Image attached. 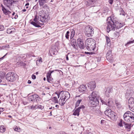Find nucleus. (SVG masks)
<instances>
[{
	"label": "nucleus",
	"instance_id": "f8f14e48",
	"mask_svg": "<svg viewBox=\"0 0 134 134\" xmlns=\"http://www.w3.org/2000/svg\"><path fill=\"white\" fill-rule=\"evenodd\" d=\"M77 42L79 47L81 49H83L85 48L83 41L80 38H79L77 40Z\"/></svg>",
	"mask_w": 134,
	"mask_h": 134
},
{
	"label": "nucleus",
	"instance_id": "6ab92c4d",
	"mask_svg": "<svg viewBox=\"0 0 134 134\" xmlns=\"http://www.w3.org/2000/svg\"><path fill=\"white\" fill-rule=\"evenodd\" d=\"M66 100V99L61 96L59 100V104L61 106L64 105L65 103Z\"/></svg>",
	"mask_w": 134,
	"mask_h": 134
},
{
	"label": "nucleus",
	"instance_id": "6e6d98bb",
	"mask_svg": "<svg viewBox=\"0 0 134 134\" xmlns=\"http://www.w3.org/2000/svg\"><path fill=\"white\" fill-rule=\"evenodd\" d=\"M100 59H101V58L100 57L97 58V62H100Z\"/></svg>",
	"mask_w": 134,
	"mask_h": 134
},
{
	"label": "nucleus",
	"instance_id": "c756f323",
	"mask_svg": "<svg viewBox=\"0 0 134 134\" xmlns=\"http://www.w3.org/2000/svg\"><path fill=\"white\" fill-rule=\"evenodd\" d=\"M94 2V0H88L85 3L87 6H88L90 5L91 4H93Z\"/></svg>",
	"mask_w": 134,
	"mask_h": 134
},
{
	"label": "nucleus",
	"instance_id": "39448f33",
	"mask_svg": "<svg viewBox=\"0 0 134 134\" xmlns=\"http://www.w3.org/2000/svg\"><path fill=\"white\" fill-rule=\"evenodd\" d=\"M93 30V29L91 26L86 27L85 31L86 36L87 37L92 36L94 34Z\"/></svg>",
	"mask_w": 134,
	"mask_h": 134
},
{
	"label": "nucleus",
	"instance_id": "4468645a",
	"mask_svg": "<svg viewBox=\"0 0 134 134\" xmlns=\"http://www.w3.org/2000/svg\"><path fill=\"white\" fill-rule=\"evenodd\" d=\"M14 1L12 0H4V4L8 8H10V7L12 6V4Z\"/></svg>",
	"mask_w": 134,
	"mask_h": 134
},
{
	"label": "nucleus",
	"instance_id": "680f3d73",
	"mask_svg": "<svg viewBox=\"0 0 134 134\" xmlns=\"http://www.w3.org/2000/svg\"><path fill=\"white\" fill-rule=\"evenodd\" d=\"M55 107L57 109L59 107V105H56L55 106Z\"/></svg>",
	"mask_w": 134,
	"mask_h": 134
},
{
	"label": "nucleus",
	"instance_id": "774afa93",
	"mask_svg": "<svg viewBox=\"0 0 134 134\" xmlns=\"http://www.w3.org/2000/svg\"><path fill=\"white\" fill-rule=\"evenodd\" d=\"M26 11V10L25 9H23L22 10V11L23 12H25Z\"/></svg>",
	"mask_w": 134,
	"mask_h": 134
},
{
	"label": "nucleus",
	"instance_id": "9d476101",
	"mask_svg": "<svg viewBox=\"0 0 134 134\" xmlns=\"http://www.w3.org/2000/svg\"><path fill=\"white\" fill-rule=\"evenodd\" d=\"M91 109L92 110L93 113L95 115H102V113L99 109L93 107H91Z\"/></svg>",
	"mask_w": 134,
	"mask_h": 134
},
{
	"label": "nucleus",
	"instance_id": "e2e57ef3",
	"mask_svg": "<svg viewBox=\"0 0 134 134\" xmlns=\"http://www.w3.org/2000/svg\"><path fill=\"white\" fill-rule=\"evenodd\" d=\"M18 15H16L15 16L14 18L15 19H16L18 18Z\"/></svg>",
	"mask_w": 134,
	"mask_h": 134
},
{
	"label": "nucleus",
	"instance_id": "864d4df0",
	"mask_svg": "<svg viewBox=\"0 0 134 134\" xmlns=\"http://www.w3.org/2000/svg\"><path fill=\"white\" fill-rule=\"evenodd\" d=\"M85 53L86 54H88L90 55H92V53H90V52H85Z\"/></svg>",
	"mask_w": 134,
	"mask_h": 134
},
{
	"label": "nucleus",
	"instance_id": "5fc2aeb1",
	"mask_svg": "<svg viewBox=\"0 0 134 134\" xmlns=\"http://www.w3.org/2000/svg\"><path fill=\"white\" fill-rule=\"evenodd\" d=\"M4 109L3 108H0V113L1 112H2L3 111H4Z\"/></svg>",
	"mask_w": 134,
	"mask_h": 134
},
{
	"label": "nucleus",
	"instance_id": "49530a36",
	"mask_svg": "<svg viewBox=\"0 0 134 134\" xmlns=\"http://www.w3.org/2000/svg\"><path fill=\"white\" fill-rule=\"evenodd\" d=\"M4 27L3 25H0V31H2L4 29Z\"/></svg>",
	"mask_w": 134,
	"mask_h": 134
},
{
	"label": "nucleus",
	"instance_id": "72a5a7b5",
	"mask_svg": "<svg viewBox=\"0 0 134 134\" xmlns=\"http://www.w3.org/2000/svg\"><path fill=\"white\" fill-rule=\"evenodd\" d=\"M111 111L110 109H107L104 111V113L105 114L108 116L110 114V113L111 112Z\"/></svg>",
	"mask_w": 134,
	"mask_h": 134
},
{
	"label": "nucleus",
	"instance_id": "cd10ccee",
	"mask_svg": "<svg viewBox=\"0 0 134 134\" xmlns=\"http://www.w3.org/2000/svg\"><path fill=\"white\" fill-rule=\"evenodd\" d=\"M71 45L75 48L76 49L77 47L76 41L75 39H73L71 40Z\"/></svg>",
	"mask_w": 134,
	"mask_h": 134
},
{
	"label": "nucleus",
	"instance_id": "052dcab7",
	"mask_svg": "<svg viewBox=\"0 0 134 134\" xmlns=\"http://www.w3.org/2000/svg\"><path fill=\"white\" fill-rule=\"evenodd\" d=\"M27 83L29 84H30L31 83V81L30 80H29L28 81Z\"/></svg>",
	"mask_w": 134,
	"mask_h": 134
},
{
	"label": "nucleus",
	"instance_id": "dca6fc26",
	"mask_svg": "<svg viewBox=\"0 0 134 134\" xmlns=\"http://www.w3.org/2000/svg\"><path fill=\"white\" fill-rule=\"evenodd\" d=\"M87 86L91 89V90H93L96 87L95 82L94 81H92L89 82Z\"/></svg>",
	"mask_w": 134,
	"mask_h": 134
},
{
	"label": "nucleus",
	"instance_id": "393cba45",
	"mask_svg": "<svg viewBox=\"0 0 134 134\" xmlns=\"http://www.w3.org/2000/svg\"><path fill=\"white\" fill-rule=\"evenodd\" d=\"M50 52L52 53L53 55L56 54L57 52V51L54 46H53L50 50Z\"/></svg>",
	"mask_w": 134,
	"mask_h": 134
},
{
	"label": "nucleus",
	"instance_id": "c03bdc74",
	"mask_svg": "<svg viewBox=\"0 0 134 134\" xmlns=\"http://www.w3.org/2000/svg\"><path fill=\"white\" fill-rule=\"evenodd\" d=\"M109 11V10L108 9H104L103 11V12L104 13H105L106 14H107L108 13V12Z\"/></svg>",
	"mask_w": 134,
	"mask_h": 134
},
{
	"label": "nucleus",
	"instance_id": "ea45409f",
	"mask_svg": "<svg viewBox=\"0 0 134 134\" xmlns=\"http://www.w3.org/2000/svg\"><path fill=\"white\" fill-rule=\"evenodd\" d=\"M106 39L107 43H108V44H109V45L110 44V39L107 37H106Z\"/></svg>",
	"mask_w": 134,
	"mask_h": 134
},
{
	"label": "nucleus",
	"instance_id": "4be33fe9",
	"mask_svg": "<svg viewBox=\"0 0 134 134\" xmlns=\"http://www.w3.org/2000/svg\"><path fill=\"white\" fill-rule=\"evenodd\" d=\"M128 105L129 108L134 105V100L132 97L130 98L128 101Z\"/></svg>",
	"mask_w": 134,
	"mask_h": 134
},
{
	"label": "nucleus",
	"instance_id": "a19ab883",
	"mask_svg": "<svg viewBox=\"0 0 134 134\" xmlns=\"http://www.w3.org/2000/svg\"><path fill=\"white\" fill-rule=\"evenodd\" d=\"M15 131L18 132H20L21 131V129L20 128H18V127L16 126L14 129Z\"/></svg>",
	"mask_w": 134,
	"mask_h": 134
},
{
	"label": "nucleus",
	"instance_id": "bf43d9fd",
	"mask_svg": "<svg viewBox=\"0 0 134 134\" xmlns=\"http://www.w3.org/2000/svg\"><path fill=\"white\" fill-rule=\"evenodd\" d=\"M66 59L67 60H69V58L68 57V54L66 55Z\"/></svg>",
	"mask_w": 134,
	"mask_h": 134
},
{
	"label": "nucleus",
	"instance_id": "79ce46f5",
	"mask_svg": "<svg viewBox=\"0 0 134 134\" xmlns=\"http://www.w3.org/2000/svg\"><path fill=\"white\" fill-rule=\"evenodd\" d=\"M5 75V73H4L2 72L0 75V77L2 79V78H3L4 77Z\"/></svg>",
	"mask_w": 134,
	"mask_h": 134
},
{
	"label": "nucleus",
	"instance_id": "412c9836",
	"mask_svg": "<svg viewBox=\"0 0 134 134\" xmlns=\"http://www.w3.org/2000/svg\"><path fill=\"white\" fill-rule=\"evenodd\" d=\"M38 2L40 6H42L43 8L47 7V5H45L44 6H43V5L45 3L47 2V0H38Z\"/></svg>",
	"mask_w": 134,
	"mask_h": 134
},
{
	"label": "nucleus",
	"instance_id": "9b49d317",
	"mask_svg": "<svg viewBox=\"0 0 134 134\" xmlns=\"http://www.w3.org/2000/svg\"><path fill=\"white\" fill-rule=\"evenodd\" d=\"M111 50H109L106 54L107 59L110 62H112L113 60V55L111 54Z\"/></svg>",
	"mask_w": 134,
	"mask_h": 134
},
{
	"label": "nucleus",
	"instance_id": "69168bd1",
	"mask_svg": "<svg viewBox=\"0 0 134 134\" xmlns=\"http://www.w3.org/2000/svg\"><path fill=\"white\" fill-rule=\"evenodd\" d=\"M63 134V132L62 131H61L59 132V133H58V134Z\"/></svg>",
	"mask_w": 134,
	"mask_h": 134
},
{
	"label": "nucleus",
	"instance_id": "2f4dec72",
	"mask_svg": "<svg viewBox=\"0 0 134 134\" xmlns=\"http://www.w3.org/2000/svg\"><path fill=\"white\" fill-rule=\"evenodd\" d=\"M111 89L110 88H107V91L105 92V94L106 96L108 97H109V93L111 92Z\"/></svg>",
	"mask_w": 134,
	"mask_h": 134
},
{
	"label": "nucleus",
	"instance_id": "de8ad7c7",
	"mask_svg": "<svg viewBox=\"0 0 134 134\" xmlns=\"http://www.w3.org/2000/svg\"><path fill=\"white\" fill-rule=\"evenodd\" d=\"M12 31L11 29H8L7 30V33L10 34L12 33Z\"/></svg>",
	"mask_w": 134,
	"mask_h": 134
},
{
	"label": "nucleus",
	"instance_id": "603ef678",
	"mask_svg": "<svg viewBox=\"0 0 134 134\" xmlns=\"http://www.w3.org/2000/svg\"><path fill=\"white\" fill-rule=\"evenodd\" d=\"M108 2L110 4H111L113 3V0H109Z\"/></svg>",
	"mask_w": 134,
	"mask_h": 134
},
{
	"label": "nucleus",
	"instance_id": "f3484780",
	"mask_svg": "<svg viewBox=\"0 0 134 134\" xmlns=\"http://www.w3.org/2000/svg\"><path fill=\"white\" fill-rule=\"evenodd\" d=\"M1 7H2V10L3 11V13L5 15H10L11 14V12L9 10H7L5 9L3 6V5L1 4Z\"/></svg>",
	"mask_w": 134,
	"mask_h": 134
},
{
	"label": "nucleus",
	"instance_id": "0e129e2a",
	"mask_svg": "<svg viewBox=\"0 0 134 134\" xmlns=\"http://www.w3.org/2000/svg\"><path fill=\"white\" fill-rule=\"evenodd\" d=\"M83 99V98H82L81 97H79V98L78 99V100H80V99L81 100V101Z\"/></svg>",
	"mask_w": 134,
	"mask_h": 134
},
{
	"label": "nucleus",
	"instance_id": "2eb2a0df",
	"mask_svg": "<svg viewBox=\"0 0 134 134\" xmlns=\"http://www.w3.org/2000/svg\"><path fill=\"white\" fill-rule=\"evenodd\" d=\"M66 100L68 99L70 97V95L69 92L67 91L63 92V94L61 95Z\"/></svg>",
	"mask_w": 134,
	"mask_h": 134
},
{
	"label": "nucleus",
	"instance_id": "f257e3e1",
	"mask_svg": "<svg viewBox=\"0 0 134 134\" xmlns=\"http://www.w3.org/2000/svg\"><path fill=\"white\" fill-rule=\"evenodd\" d=\"M50 19L49 15L43 13V11H40L39 13L38 18H37V16L35 15L34 19V22L37 23L38 22L37 21L38 19V20L42 23L46 22Z\"/></svg>",
	"mask_w": 134,
	"mask_h": 134
},
{
	"label": "nucleus",
	"instance_id": "a18cd8bd",
	"mask_svg": "<svg viewBox=\"0 0 134 134\" xmlns=\"http://www.w3.org/2000/svg\"><path fill=\"white\" fill-rule=\"evenodd\" d=\"M129 108L131 111L134 112V105L133 106L130 107Z\"/></svg>",
	"mask_w": 134,
	"mask_h": 134
},
{
	"label": "nucleus",
	"instance_id": "a211bd4d",
	"mask_svg": "<svg viewBox=\"0 0 134 134\" xmlns=\"http://www.w3.org/2000/svg\"><path fill=\"white\" fill-rule=\"evenodd\" d=\"M98 91H94L92 93L91 95V97L90 98H98Z\"/></svg>",
	"mask_w": 134,
	"mask_h": 134
},
{
	"label": "nucleus",
	"instance_id": "e433bc0d",
	"mask_svg": "<svg viewBox=\"0 0 134 134\" xmlns=\"http://www.w3.org/2000/svg\"><path fill=\"white\" fill-rule=\"evenodd\" d=\"M53 101L55 103H58V101L57 98L56 97H54L53 98Z\"/></svg>",
	"mask_w": 134,
	"mask_h": 134
},
{
	"label": "nucleus",
	"instance_id": "4d7b16f0",
	"mask_svg": "<svg viewBox=\"0 0 134 134\" xmlns=\"http://www.w3.org/2000/svg\"><path fill=\"white\" fill-rule=\"evenodd\" d=\"M15 14V13L14 12H13V13L12 14V13L10 15H8L9 16H11V15L12 14V16H13V15H14V14ZM11 17L12 18V16H11Z\"/></svg>",
	"mask_w": 134,
	"mask_h": 134
},
{
	"label": "nucleus",
	"instance_id": "ddd939ff",
	"mask_svg": "<svg viewBox=\"0 0 134 134\" xmlns=\"http://www.w3.org/2000/svg\"><path fill=\"white\" fill-rule=\"evenodd\" d=\"M85 107L83 105H82L80 107L77 108L73 113V115H77L79 116V112L80 111V109H81L82 110L84 109Z\"/></svg>",
	"mask_w": 134,
	"mask_h": 134
},
{
	"label": "nucleus",
	"instance_id": "09e8293b",
	"mask_svg": "<svg viewBox=\"0 0 134 134\" xmlns=\"http://www.w3.org/2000/svg\"><path fill=\"white\" fill-rule=\"evenodd\" d=\"M120 14L125 16V13L124 11L122 10L120 13Z\"/></svg>",
	"mask_w": 134,
	"mask_h": 134
},
{
	"label": "nucleus",
	"instance_id": "7c9ffc66",
	"mask_svg": "<svg viewBox=\"0 0 134 134\" xmlns=\"http://www.w3.org/2000/svg\"><path fill=\"white\" fill-rule=\"evenodd\" d=\"M31 24L34 26H35L36 27H40L39 25L38 24H40L41 25H42L43 24H41V23H40L39 22H37V23L33 21H32L31 22Z\"/></svg>",
	"mask_w": 134,
	"mask_h": 134
},
{
	"label": "nucleus",
	"instance_id": "7ed1b4c3",
	"mask_svg": "<svg viewBox=\"0 0 134 134\" xmlns=\"http://www.w3.org/2000/svg\"><path fill=\"white\" fill-rule=\"evenodd\" d=\"M124 120L127 122H134V113L130 111H127L126 112L123 116Z\"/></svg>",
	"mask_w": 134,
	"mask_h": 134
},
{
	"label": "nucleus",
	"instance_id": "0eeeda50",
	"mask_svg": "<svg viewBox=\"0 0 134 134\" xmlns=\"http://www.w3.org/2000/svg\"><path fill=\"white\" fill-rule=\"evenodd\" d=\"M116 25L108 21L107 26V32H109L111 30H114L116 29Z\"/></svg>",
	"mask_w": 134,
	"mask_h": 134
},
{
	"label": "nucleus",
	"instance_id": "423d86ee",
	"mask_svg": "<svg viewBox=\"0 0 134 134\" xmlns=\"http://www.w3.org/2000/svg\"><path fill=\"white\" fill-rule=\"evenodd\" d=\"M40 99L39 96L36 94L29 96L28 97L29 100L32 102L33 103L34 102H38L39 101V99Z\"/></svg>",
	"mask_w": 134,
	"mask_h": 134
},
{
	"label": "nucleus",
	"instance_id": "c85d7f7f",
	"mask_svg": "<svg viewBox=\"0 0 134 134\" xmlns=\"http://www.w3.org/2000/svg\"><path fill=\"white\" fill-rule=\"evenodd\" d=\"M112 120H114L116 119V115L114 114V112L111 111L108 116Z\"/></svg>",
	"mask_w": 134,
	"mask_h": 134
},
{
	"label": "nucleus",
	"instance_id": "58836bf2",
	"mask_svg": "<svg viewBox=\"0 0 134 134\" xmlns=\"http://www.w3.org/2000/svg\"><path fill=\"white\" fill-rule=\"evenodd\" d=\"M70 32L68 31L67 32L65 35V36L66 38L68 39L69 37Z\"/></svg>",
	"mask_w": 134,
	"mask_h": 134
},
{
	"label": "nucleus",
	"instance_id": "c9c22d12",
	"mask_svg": "<svg viewBox=\"0 0 134 134\" xmlns=\"http://www.w3.org/2000/svg\"><path fill=\"white\" fill-rule=\"evenodd\" d=\"M5 131V129L3 126H0V132L1 133L4 132Z\"/></svg>",
	"mask_w": 134,
	"mask_h": 134
},
{
	"label": "nucleus",
	"instance_id": "473e14b6",
	"mask_svg": "<svg viewBox=\"0 0 134 134\" xmlns=\"http://www.w3.org/2000/svg\"><path fill=\"white\" fill-rule=\"evenodd\" d=\"M123 122H124L121 119L119 120V121H118V125L120 127H122L123 126Z\"/></svg>",
	"mask_w": 134,
	"mask_h": 134
},
{
	"label": "nucleus",
	"instance_id": "37998d69",
	"mask_svg": "<svg viewBox=\"0 0 134 134\" xmlns=\"http://www.w3.org/2000/svg\"><path fill=\"white\" fill-rule=\"evenodd\" d=\"M116 107L118 108H120L121 107V106L120 105V104L119 103L116 102Z\"/></svg>",
	"mask_w": 134,
	"mask_h": 134
},
{
	"label": "nucleus",
	"instance_id": "20e7f679",
	"mask_svg": "<svg viewBox=\"0 0 134 134\" xmlns=\"http://www.w3.org/2000/svg\"><path fill=\"white\" fill-rule=\"evenodd\" d=\"M17 75L14 72H9L6 76V78L8 81L12 82L15 81L17 78Z\"/></svg>",
	"mask_w": 134,
	"mask_h": 134
},
{
	"label": "nucleus",
	"instance_id": "5701e85b",
	"mask_svg": "<svg viewBox=\"0 0 134 134\" xmlns=\"http://www.w3.org/2000/svg\"><path fill=\"white\" fill-rule=\"evenodd\" d=\"M123 124H124V126L125 128L128 130V131H130L131 127V124H128L125 122H123Z\"/></svg>",
	"mask_w": 134,
	"mask_h": 134
},
{
	"label": "nucleus",
	"instance_id": "8fccbe9b",
	"mask_svg": "<svg viewBox=\"0 0 134 134\" xmlns=\"http://www.w3.org/2000/svg\"><path fill=\"white\" fill-rule=\"evenodd\" d=\"M132 43H133V42H132V41H130L127 42L125 45H126V44H129Z\"/></svg>",
	"mask_w": 134,
	"mask_h": 134
},
{
	"label": "nucleus",
	"instance_id": "aec40b11",
	"mask_svg": "<svg viewBox=\"0 0 134 134\" xmlns=\"http://www.w3.org/2000/svg\"><path fill=\"white\" fill-rule=\"evenodd\" d=\"M101 101L103 104H105L109 107L110 106L111 103V101L109 99H108L107 100H105V101L101 99Z\"/></svg>",
	"mask_w": 134,
	"mask_h": 134
},
{
	"label": "nucleus",
	"instance_id": "13d9d810",
	"mask_svg": "<svg viewBox=\"0 0 134 134\" xmlns=\"http://www.w3.org/2000/svg\"><path fill=\"white\" fill-rule=\"evenodd\" d=\"M42 59L41 58V57H40L39 58V59H38V61L40 62H42Z\"/></svg>",
	"mask_w": 134,
	"mask_h": 134
},
{
	"label": "nucleus",
	"instance_id": "338daca9",
	"mask_svg": "<svg viewBox=\"0 0 134 134\" xmlns=\"http://www.w3.org/2000/svg\"><path fill=\"white\" fill-rule=\"evenodd\" d=\"M53 80V78H51V79H50V81H52V80Z\"/></svg>",
	"mask_w": 134,
	"mask_h": 134
},
{
	"label": "nucleus",
	"instance_id": "1a4fd4ad",
	"mask_svg": "<svg viewBox=\"0 0 134 134\" xmlns=\"http://www.w3.org/2000/svg\"><path fill=\"white\" fill-rule=\"evenodd\" d=\"M108 20H110V21L109 22L116 25V24L118 23V19L114 15H112L110 17L108 18Z\"/></svg>",
	"mask_w": 134,
	"mask_h": 134
},
{
	"label": "nucleus",
	"instance_id": "f03ea898",
	"mask_svg": "<svg viewBox=\"0 0 134 134\" xmlns=\"http://www.w3.org/2000/svg\"><path fill=\"white\" fill-rule=\"evenodd\" d=\"M86 48L88 51H91L95 48L96 44L91 38L87 39L86 41Z\"/></svg>",
	"mask_w": 134,
	"mask_h": 134
},
{
	"label": "nucleus",
	"instance_id": "6e6552de",
	"mask_svg": "<svg viewBox=\"0 0 134 134\" xmlns=\"http://www.w3.org/2000/svg\"><path fill=\"white\" fill-rule=\"evenodd\" d=\"M91 98L90 104L92 106L91 107H95L99 103L98 98Z\"/></svg>",
	"mask_w": 134,
	"mask_h": 134
},
{
	"label": "nucleus",
	"instance_id": "a878e982",
	"mask_svg": "<svg viewBox=\"0 0 134 134\" xmlns=\"http://www.w3.org/2000/svg\"><path fill=\"white\" fill-rule=\"evenodd\" d=\"M53 72V70H49L47 74V81L49 82H50V79H51V74Z\"/></svg>",
	"mask_w": 134,
	"mask_h": 134
},
{
	"label": "nucleus",
	"instance_id": "f704fd0d",
	"mask_svg": "<svg viewBox=\"0 0 134 134\" xmlns=\"http://www.w3.org/2000/svg\"><path fill=\"white\" fill-rule=\"evenodd\" d=\"M123 26V25L121 23H119L118 22V23L116 24V29H119L120 28Z\"/></svg>",
	"mask_w": 134,
	"mask_h": 134
},
{
	"label": "nucleus",
	"instance_id": "bb28decb",
	"mask_svg": "<svg viewBox=\"0 0 134 134\" xmlns=\"http://www.w3.org/2000/svg\"><path fill=\"white\" fill-rule=\"evenodd\" d=\"M86 88L87 87L83 85H81L79 88V91L81 92H83L85 91Z\"/></svg>",
	"mask_w": 134,
	"mask_h": 134
},
{
	"label": "nucleus",
	"instance_id": "3c124183",
	"mask_svg": "<svg viewBox=\"0 0 134 134\" xmlns=\"http://www.w3.org/2000/svg\"><path fill=\"white\" fill-rule=\"evenodd\" d=\"M32 79H35L36 78V76L35 75L33 74L32 76Z\"/></svg>",
	"mask_w": 134,
	"mask_h": 134
},
{
	"label": "nucleus",
	"instance_id": "4c0bfd02",
	"mask_svg": "<svg viewBox=\"0 0 134 134\" xmlns=\"http://www.w3.org/2000/svg\"><path fill=\"white\" fill-rule=\"evenodd\" d=\"M81 102V100L80 99L77 100L76 103V107H78L79 106V104Z\"/></svg>",
	"mask_w": 134,
	"mask_h": 134
},
{
	"label": "nucleus",
	"instance_id": "b1692460",
	"mask_svg": "<svg viewBox=\"0 0 134 134\" xmlns=\"http://www.w3.org/2000/svg\"><path fill=\"white\" fill-rule=\"evenodd\" d=\"M43 108V107L40 105H36L34 106L32 105L31 106V109H42Z\"/></svg>",
	"mask_w": 134,
	"mask_h": 134
}]
</instances>
